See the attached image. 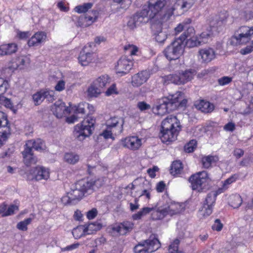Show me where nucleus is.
Segmentation results:
<instances>
[{"label": "nucleus", "instance_id": "nucleus-51", "mask_svg": "<svg viewBox=\"0 0 253 253\" xmlns=\"http://www.w3.org/2000/svg\"><path fill=\"white\" fill-rule=\"evenodd\" d=\"M44 99H46L49 102H52L54 100V91L52 90H43Z\"/></svg>", "mask_w": 253, "mask_h": 253}, {"label": "nucleus", "instance_id": "nucleus-30", "mask_svg": "<svg viewBox=\"0 0 253 253\" xmlns=\"http://www.w3.org/2000/svg\"><path fill=\"white\" fill-rule=\"evenodd\" d=\"M103 92L106 86L110 83V78L108 75H102L93 82Z\"/></svg>", "mask_w": 253, "mask_h": 253}, {"label": "nucleus", "instance_id": "nucleus-9", "mask_svg": "<svg viewBox=\"0 0 253 253\" xmlns=\"http://www.w3.org/2000/svg\"><path fill=\"white\" fill-rule=\"evenodd\" d=\"M153 0H151L148 6L144 7L142 10H146L148 12V18L149 20L155 19L158 20L162 18L164 14L162 16L161 13L162 9L166 5L165 0H155L153 2ZM167 10L164 13H166Z\"/></svg>", "mask_w": 253, "mask_h": 253}, {"label": "nucleus", "instance_id": "nucleus-6", "mask_svg": "<svg viewBox=\"0 0 253 253\" xmlns=\"http://www.w3.org/2000/svg\"><path fill=\"white\" fill-rule=\"evenodd\" d=\"M209 177L206 171L197 172L190 176L189 181L193 190L202 192L208 189Z\"/></svg>", "mask_w": 253, "mask_h": 253}, {"label": "nucleus", "instance_id": "nucleus-26", "mask_svg": "<svg viewBox=\"0 0 253 253\" xmlns=\"http://www.w3.org/2000/svg\"><path fill=\"white\" fill-rule=\"evenodd\" d=\"M33 174L36 180H47L49 177L48 169L45 168L43 167L38 166L35 168Z\"/></svg>", "mask_w": 253, "mask_h": 253}, {"label": "nucleus", "instance_id": "nucleus-1", "mask_svg": "<svg viewBox=\"0 0 253 253\" xmlns=\"http://www.w3.org/2000/svg\"><path fill=\"white\" fill-rule=\"evenodd\" d=\"M187 102V100L183 98L182 92H177L174 94L160 99L154 110L157 111L155 113L157 114L163 115L176 110L179 107L185 106Z\"/></svg>", "mask_w": 253, "mask_h": 253}, {"label": "nucleus", "instance_id": "nucleus-46", "mask_svg": "<svg viewBox=\"0 0 253 253\" xmlns=\"http://www.w3.org/2000/svg\"><path fill=\"white\" fill-rule=\"evenodd\" d=\"M212 33L211 31L203 32L198 37L201 44L207 43L211 38Z\"/></svg>", "mask_w": 253, "mask_h": 253}, {"label": "nucleus", "instance_id": "nucleus-10", "mask_svg": "<svg viewBox=\"0 0 253 253\" xmlns=\"http://www.w3.org/2000/svg\"><path fill=\"white\" fill-rule=\"evenodd\" d=\"M221 190V189H218L216 191H211L207 195L202 207L199 210L204 216H208L212 212L213 207L215 205L216 197L218 194L222 192Z\"/></svg>", "mask_w": 253, "mask_h": 253}, {"label": "nucleus", "instance_id": "nucleus-39", "mask_svg": "<svg viewBox=\"0 0 253 253\" xmlns=\"http://www.w3.org/2000/svg\"><path fill=\"white\" fill-rule=\"evenodd\" d=\"M32 218H27L23 221L19 222L16 225V228L22 231H26L28 230V225L32 221Z\"/></svg>", "mask_w": 253, "mask_h": 253}, {"label": "nucleus", "instance_id": "nucleus-14", "mask_svg": "<svg viewBox=\"0 0 253 253\" xmlns=\"http://www.w3.org/2000/svg\"><path fill=\"white\" fill-rule=\"evenodd\" d=\"M228 14L226 11L220 12L218 15L211 18L209 25L211 28L217 32H219L222 28L226 24Z\"/></svg>", "mask_w": 253, "mask_h": 253}, {"label": "nucleus", "instance_id": "nucleus-8", "mask_svg": "<svg viewBox=\"0 0 253 253\" xmlns=\"http://www.w3.org/2000/svg\"><path fill=\"white\" fill-rule=\"evenodd\" d=\"M161 244L158 239L150 236L135 246L133 249L135 253H151L160 248Z\"/></svg>", "mask_w": 253, "mask_h": 253}, {"label": "nucleus", "instance_id": "nucleus-33", "mask_svg": "<svg viewBox=\"0 0 253 253\" xmlns=\"http://www.w3.org/2000/svg\"><path fill=\"white\" fill-rule=\"evenodd\" d=\"M196 75L194 70H188L183 71L180 73L182 84H184L190 81Z\"/></svg>", "mask_w": 253, "mask_h": 253}, {"label": "nucleus", "instance_id": "nucleus-20", "mask_svg": "<svg viewBox=\"0 0 253 253\" xmlns=\"http://www.w3.org/2000/svg\"><path fill=\"white\" fill-rule=\"evenodd\" d=\"M133 65V62L130 59L126 56L122 57L118 61L116 70L117 73L125 75L128 73Z\"/></svg>", "mask_w": 253, "mask_h": 253}, {"label": "nucleus", "instance_id": "nucleus-38", "mask_svg": "<svg viewBox=\"0 0 253 253\" xmlns=\"http://www.w3.org/2000/svg\"><path fill=\"white\" fill-rule=\"evenodd\" d=\"M195 30L193 27H188L187 30L177 39L182 40V42L184 43L186 39L194 37Z\"/></svg>", "mask_w": 253, "mask_h": 253}, {"label": "nucleus", "instance_id": "nucleus-55", "mask_svg": "<svg viewBox=\"0 0 253 253\" xmlns=\"http://www.w3.org/2000/svg\"><path fill=\"white\" fill-rule=\"evenodd\" d=\"M196 144V141L194 140H192L189 142V143L187 144L184 146V150L185 152L187 153H191L194 151V150L195 148Z\"/></svg>", "mask_w": 253, "mask_h": 253}, {"label": "nucleus", "instance_id": "nucleus-23", "mask_svg": "<svg viewBox=\"0 0 253 253\" xmlns=\"http://www.w3.org/2000/svg\"><path fill=\"white\" fill-rule=\"evenodd\" d=\"M51 111L57 118H61L64 115L69 114L70 109L65 106V103L61 100H58L52 106Z\"/></svg>", "mask_w": 253, "mask_h": 253}, {"label": "nucleus", "instance_id": "nucleus-64", "mask_svg": "<svg viewBox=\"0 0 253 253\" xmlns=\"http://www.w3.org/2000/svg\"><path fill=\"white\" fill-rule=\"evenodd\" d=\"M97 214V211L96 209H92L89 211L86 214V216L89 219H92L94 218Z\"/></svg>", "mask_w": 253, "mask_h": 253}, {"label": "nucleus", "instance_id": "nucleus-43", "mask_svg": "<svg viewBox=\"0 0 253 253\" xmlns=\"http://www.w3.org/2000/svg\"><path fill=\"white\" fill-rule=\"evenodd\" d=\"M180 73L179 74H170L167 76L166 79L168 81L176 84H182Z\"/></svg>", "mask_w": 253, "mask_h": 253}, {"label": "nucleus", "instance_id": "nucleus-21", "mask_svg": "<svg viewBox=\"0 0 253 253\" xmlns=\"http://www.w3.org/2000/svg\"><path fill=\"white\" fill-rule=\"evenodd\" d=\"M214 50L211 47L200 49L198 51V57L202 63H208L215 58Z\"/></svg>", "mask_w": 253, "mask_h": 253}, {"label": "nucleus", "instance_id": "nucleus-58", "mask_svg": "<svg viewBox=\"0 0 253 253\" xmlns=\"http://www.w3.org/2000/svg\"><path fill=\"white\" fill-rule=\"evenodd\" d=\"M137 106L141 111H145L150 109V105L144 101L138 102Z\"/></svg>", "mask_w": 253, "mask_h": 253}, {"label": "nucleus", "instance_id": "nucleus-16", "mask_svg": "<svg viewBox=\"0 0 253 253\" xmlns=\"http://www.w3.org/2000/svg\"><path fill=\"white\" fill-rule=\"evenodd\" d=\"M148 12L146 10H142L135 13L127 22V26L131 30L138 26L142 23H146L149 21Z\"/></svg>", "mask_w": 253, "mask_h": 253}, {"label": "nucleus", "instance_id": "nucleus-22", "mask_svg": "<svg viewBox=\"0 0 253 253\" xmlns=\"http://www.w3.org/2000/svg\"><path fill=\"white\" fill-rule=\"evenodd\" d=\"M166 20L163 19V17L161 20H160L158 24L153 22L151 25V28L153 31H156L154 35H155L156 41L160 43L163 42L167 39V35L166 33L162 31V23L166 21Z\"/></svg>", "mask_w": 253, "mask_h": 253}, {"label": "nucleus", "instance_id": "nucleus-56", "mask_svg": "<svg viewBox=\"0 0 253 253\" xmlns=\"http://www.w3.org/2000/svg\"><path fill=\"white\" fill-rule=\"evenodd\" d=\"M124 49L127 51L131 55H135L138 51V48L132 44H127L125 46Z\"/></svg>", "mask_w": 253, "mask_h": 253}, {"label": "nucleus", "instance_id": "nucleus-54", "mask_svg": "<svg viewBox=\"0 0 253 253\" xmlns=\"http://www.w3.org/2000/svg\"><path fill=\"white\" fill-rule=\"evenodd\" d=\"M16 62L18 63L19 68L22 69L23 67L29 63V59L26 57H19L16 59Z\"/></svg>", "mask_w": 253, "mask_h": 253}, {"label": "nucleus", "instance_id": "nucleus-29", "mask_svg": "<svg viewBox=\"0 0 253 253\" xmlns=\"http://www.w3.org/2000/svg\"><path fill=\"white\" fill-rule=\"evenodd\" d=\"M196 108L204 113H210L213 111L214 106L208 101L201 100L195 104Z\"/></svg>", "mask_w": 253, "mask_h": 253}, {"label": "nucleus", "instance_id": "nucleus-48", "mask_svg": "<svg viewBox=\"0 0 253 253\" xmlns=\"http://www.w3.org/2000/svg\"><path fill=\"white\" fill-rule=\"evenodd\" d=\"M98 12L96 10H92L91 13L86 14L84 17V19L86 22H88V24L94 22L97 18Z\"/></svg>", "mask_w": 253, "mask_h": 253}, {"label": "nucleus", "instance_id": "nucleus-40", "mask_svg": "<svg viewBox=\"0 0 253 253\" xmlns=\"http://www.w3.org/2000/svg\"><path fill=\"white\" fill-rule=\"evenodd\" d=\"M153 208L145 207L143 208L141 211L137 212L136 213L132 215V218L134 220H138L141 218V217L153 211Z\"/></svg>", "mask_w": 253, "mask_h": 253}, {"label": "nucleus", "instance_id": "nucleus-35", "mask_svg": "<svg viewBox=\"0 0 253 253\" xmlns=\"http://www.w3.org/2000/svg\"><path fill=\"white\" fill-rule=\"evenodd\" d=\"M83 192L81 190L78 189V187L75 186V188L73 189L69 194V200L71 202L72 201L78 200H79L84 196Z\"/></svg>", "mask_w": 253, "mask_h": 253}, {"label": "nucleus", "instance_id": "nucleus-62", "mask_svg": "<svg viewBox=\"0 0 253 253\" xmlns=\"http://www.w3.org/2000/svg\"><path fill=\"white\" fill-rule=\"evenodd\" d=\"M116 85L115 84H112L105 92V94L107 96H110L114 94H117Z\"/></svg>", "mask_w": 253, "mask_h": 253}, {"label": "nucleus", "instance_id": "nucleus-31", "mask_svg": "<svg viewBox=\"0 0 253 253\" xmlns=\"http://www.w3.org/2000/svg\"><path fill=\"white\" fill-rule=\"evenodd\" d=\"M102 91L93 82L88 86L87 90V96L89 97H97Z\"/></svg>", "mask_w": 253, "mask_h": 253}, {"label": "nucleus", "instance_id": "nucleus-52", "mask_svg": "<svg viewBox=\"0 0 253 253\" xmlns=\"http://www.w3.org/2000/svg\"><path fill=\"white\" fill-rule=\"evenodd\" d=\"M214 161V157L211 156H208L203 158L202 164L205 168H209L212 162Z\"/></svg>", "mask_w": 253, "mask_h": 253}, {"label": "nucleus", "instance_id": "nucleus-61", "mask_svg": "<svg viewBox=\"0 0 253 253\" xmlns=\"http://www.w3.org/2000/svg\"><path fill=\"white\" fill-rule=\"evenodd\" d=\"M253 50V41L252 42L251 44L247 45L244 48L241 49L240 52L243 55L251 53Z\"/></svg>", "mask_w": 253, "mask_h": 253}, {"label": "nucleus", "instance_id": "nucleus-47", "mask_svg": "<svg viewBox=\"0 0 253 253\" xmlns=\"http://www.w3.org/2000/svg\"><path fill=\"white\" fill-rule=\"evenodd\" d=\"M186 45L189 47H193L201 45L198 37H193L187 39Z\"/></svg>", "mask_w": 253, "mask_h": 253}, {"label": "nucleus", "instance_id": "nucleus-15", "mask_svg": "<svg viewBox=\"0 0 253 253\" xmlns=\"http://www.w3.org/2000/svg\"><path fill=\"white\" fill-rule=\"evenodd\" d=\"M193 3L185 0H178L169 9H167L166 13L163 15V19L168 20L170 16L174 14V11L178 9H181L183 11H187L191 7Z\"/></svg>", "mask_w": 253, "mask_h": 253}, {"label": "nucleus", "instance_id": "nucleus-44", "mask_svg": "<svg viewBox=\"0 0 253 253\" xmlns=\"http://www.w3.org/2000/svg\"><path fill=\"white\" fill-rule=\"evenodd\" d=\"M43 90H41L33 95V99L36 105L40 104L43 101Z\"/></svg>", "mask_w": 253, "mask_h": 253}, {"label": "nucleus", "instance_id": "nucleus-36", "mask_svg": "<svg viewBox=\"0 0 253 253\" xmlns=\"http://www.w3.org/2000/svg\"><path fill=\"white\" fill-rule=\"evenodd\" d=\"M72 234L75 239H80L87 234L86 228L82 225L79 226L73 229Z\"/></svg>", "mask_w": 253, "mask_h": 253}, {"label": "nucleus", "instance_id": "nucleus-19", "mask_svg": "<svg viewBox=\"0 0 253 253\" xmlns=\"http://www.w3.org/2000/svg\"><path fill=\"white\" fill-rule=\"evenodd\" d=\"M93 44L94 43H88V45L84 46L81 51L78 59L82 66H87L92 62L93 59V52L88 48H91Z\"/></svg>", "mask_w": 253, "mask_h": 253}, {"label": "nucleus", "instance_id": "nucleus-45", "mask_svg": "<svg viewBox=\"0 0 253 253\" xmlns=\"http://www.w3.org/2000/svg\"><path fill=\"white\" fill-rule=\"evenodd\" d=\"M180 241L178 239H176L174 241L169 245V253H184L182 251H178V245Z\"/></svg>", "mask_w": 253, "mask_h": 253}, {"label": "nucleus", "instance_id": "nucleus-12", "mask_svg": "<svg viewBox=\"0 0 253 253\" xmlns=\"http://www.w3.org/2000/svg\"><path fill=\"white\" fill-rule=\"evenodd\" d=\"M253 36V27L242 26L235 32L233 38L239 44H245L251 40Z\"/></svg>", "mask_w": 253, "mask_h": 253}, {"label": "nucleus", "instance_id": "nucleus-41", "mask_svg": "<svg viewBox=\"0 0 253 253\" xmlns=\"http://www.w3.org/2000/svg\"><path fill=\"white\" fill-rule=\"evenodd\" d=\"M93 5V4L91 2L85 3L83 5H80L76 6L74 8L75 12L81 13H85L88 11V9H90Z\"/></svg>", "mask_w": 253, "mask_h": 253}, {"label": "nucleus", "instance_id": "nucleus-27", "mask_svg": "<svg viewBox=\"0 0 253 253\" xmlns=\"http://www.w3.org/2000/svg\"><path fill=\"white\" fill-rule=\"evenodd\" d=\"M46 35L43 32H39L35 34L28 41L29 46H38L39 44L45 41Z\"/></svg>", "mask_w": 253, "mask_h": 253}, {"label": "nucleus", "instance_id": "nucleus-24", "mask_svg": "<svg viewBox=\"0 0 253 253\" xmlns=\"http://www.w3.org/2000/svg\"><path fill=\"white\" fill-rule=\"evenodd\" d=\"M164 207L166 209L167 215L170 216L179 214L183 211L184 208L182 204L170 201L168 202Z\"/></svg>", "mask_w": 253, "mask_h": 253}, {"label": "nucleus", "instance_id": "nucleus-59", "mask_svg": "<svg viewBox=\"0 0 253 253\" xmlns=\"http://www.w3.org/2000/svg\"><path fill=\"white\" fill-rule=\"evenodd\" d=\"M18 210V206L14 205H11L8 208H6V214H5V215H6V216H7L12 215L14 213V211H15Z\"/></svg>", "mask_w": 253, "mask_h": 253}, {"label": "nucleus", "instance_id": "nucleus-42", "mask_svg": "<svg viewBox=\"0 0 253 253\" xmlns=\"http://www.w3.org/2000/svg\"><path fill=\"white\" fill-rule=\"evenodd\" d=\"M101 227L102 225L100 223L97 222L90 223L86 227H85L86 230V234H92L93 231H98L100 230Z\"/></svg>", "mask_w": 253, "mask_h": 253}, {"label": "nucleus", "instance_id": "nucleus-4", "mask_svg": "<svg viewBox=\"0 0 253 253\" xmlns=\"http://www.w3.org/2000/svg\"><path fill=\"white\" fill-rule=\"evenodd\" d=\"M124 124V120L121 118H110L106 121V128L100 135L105 139L114 138L113 135H117L123 132Z\"/></svg>", "mask_w": 253, "mask_h": 253}, {"label": "nucleus", "instance_id": "nucleus-63", "mask_svg": "<svg viewBox=\"0 0 253 253\" xmlns=\"http://www.w3.org/2000/svg\"><path fill=\"white\" fill-rule=\"evenodd\" d=\"M232 81V78L229 77H223L218 79V82L220 85H224L230 83Z\"/></svg>", "mask_w": 253, "mask_h": 253}, {"label": "nucleus", "instance_id": "nucleus-13", "mask_svg": "<svg viewBox=\"0 0 253 253\" xmlns=\"http://www.w3.org/2000/svg\"><path fill=\"white\" fill-rule=\"evenodd\" d=\"M134 227V224L128 221L117 223L112 226L109 232L114 236L126 235L130 232Z\"/></svg>", "mask_w": 253, "mask_h": 253}, {"label": "nucleus", "instance_id": "nucleus-50", "mask_svg": "<svg viewBox=\"0 0 253 253\" xmlns=\"http://www.w3.org/2000/svg\"><path fill=\"white\" fill-rule=\"evenodd\" d=\"M237 179V176L234 175H232L226 180H225L223 184L222 187L220 188L222 192L226 190L228 188V185L235 181Z\"/></svg>", "mask_w": 253, "mask_h": 253}, {"label": "nucleus", "instance_id": "nucleus-53", "mask_svg": "<svg viewBox=\"0 0 253 253\" xmlns=\"http://www.w3.org/2000/svg\"><path fill=\"white\" fill-rule=\"evenodd\" d=\"M8 87V82L2 78H0V94L4 93Z\"/></svg>", "mask_w": 253, "mask_h": 253}, {"label": "nucleus", "instance_id": "nucleus-2", "mask_svg": "<svg viewBox=\"0 0 253 253\" xmlns=\"http://www.w3.org/2000/svg\"><path fill=\"white\" fill-rule=\"evenodd\" d=\"M180 129V122L177 118L170 115L162 122L160 138L163 143L169 144L176 139Z\"/></svg>", "mask_w": 253, "mask_h": 253}, {"label": "nucleus", "instance_id": "nucleus-25", "mask_svg": "<svg viewBox=\"0 0 253 253\" xmlns=\"http://www.w3.org/2000/svg\"><path fill=\"white\" fill-rule=\"evenodd\" d=\"M150 73L147 70L142 71L134 74L131 78L132 85L134 87H138L146 83L150 78Z\"/></svg>", "mask_w": 253, "mask_h": 253}, {"label": "nucleus", "instance_id": "nucleus-60", "mask_svg": "<svg viewBox=\"0 0 253 253\" xmlns=\"http://www.w3.org/2000/svg\"><path fill=\"white\" fill-rule=\"evenodd\" d=\"M88 104H79L76 109V114H84L85 113V108L88 106Z\"/></svg>", "mask_w": 253, "mask_h": 253}, {"label": "nucleus", "instance_id": "nucleus-3", "mask_svg": "<svg viewBox=\"0 0 253 253\" xmlns=\"http://www.w3.org/2000/svg\"><path fill=\"white\" fill-rule=\"evenodd\" d=\"M45 148L44 142L41 139H32L27 141L24 145V150L22 152L24 162L27 166L36 164L37 159L33 153V149L41 152Z\"/></svg>", "mask_w": 253, "mask_h": 253}, {"label": "nucleus", "instance_id": "nucleus-49", "mask_svg": "<svg viewBox=\"0 0 253 253\" xmlns=\"http://www.w3.org/2000/svg\"><path fill=\"white\" fill-rule=\"evenodd\" d=\"M232 198V201L231 202V206L234 209L239 208L242 203V199L241 196L239 195H237L233 196Z\"/></svg>", "mask_w": 253, "mask_h": 253}, {"label": "nucleus", "instance_id": "nucleus-11", "mask_svg": "<svg viewBox=\"0 0 253 253\" xmlns=\"http://www.w3.org/2000/svg\"><path fill=\"white\" fill-rule=\"evenodd\" d=\"M11 131L6 115L0 111V147L8 139Z\"/></svg>", "mask_w": 253, "mask_h": 253}, {"label": "nucleus", "instance_id": "nucleus-32", "mask_svg": "<svg viewBox=\"0 0 253 253\" xmlns=\"http://www.w3.org/2000/svg\"><path fill=\"white\" fill-rule=\"evenodd\" d=\"M166 209L164 207H161L156 210L153 209L151 214L152 218L153 220H161L167 215Z\"/></svg>", "mask_w": 253, "mask_h": 253}, {"label": "nucleus", "instance_id": "nucleus-7", "mask_svg": "<svg viewBox=\"0 0 253 253\" xmlns=\"http://www.w3.org/2000/svg\"><path fill=\"white\" fill-rule=\"evenodd\" d=\"M182 40L175 39L165 49V55L168 60H176L183 54L185 44L182 42Z\"/></svg>", "mask_w": 253, "mask_h": 253}, {"label": "nucleus", "instance_id": "nucleus-17", "mask_svg": "<svg viewBox=\"0 0 253 253\" xmlns=\"http://www.w3.org/2000/svg\"><path fill=\"white\" fill-rule=\"evenodd\" d=\"M142 139L137 136H130L121 140V145L131 150L135 151L139 149L141 146Z\"/></svg>", "mask_w": 253, "mask_h": 253}, {"label": "nucleus", "instance_id": "nucleus-28", "mask_svg": "<svg viewBox=\"0 0 253 253\" xmlns=\"http://www.w3.org/2000/svg\"><path fill=\"white\" fill-rule=\"evenodd\" d=\"M17 50V46L15 43L2 44L0 46V55H10L15 53Z\"/></svg>", "mask_w": 253, "mask_h": 253}, {"label": "nucleus", "instance_id": "nucleus-18", "mask_svg": "<svg viewBox=\"0 0 253 253\" xmlns=\"http://www.w3.org/2000/svg\"><path fill=\"white\" fill-rule=\"evenodd\" d=\"M97 182V181L84 179L77 181L75 184V186L78 187V189L81 190L84 195L85 194H90L94 191Z\"/></svg>", "mask_w": 253, "mask_h": 253}, {"label": "nucleus", "instance_id": "nucleus-57", "mask_svg": "<svg viewBox=\"0 0 253 253\" xmlns=\"http://www.w3.org/2000/svg\"><path fill=\"white\" fill-rule=\"evenodd\" d=\"M211 228L213 230L220 231L223 228V224L221 223L220 219H216L215 220L214 223L212 225Z\"/></svg>", "mask_w": 253, "mask_h": 253}, {"label": "nucleus", "instance_id": "nucleus-37", "mask_svg": "<svg viewBox=\"0 0 253 253\" xmlns=\"http://www.w3.org/2000/svg\"><path fill=\"white\" fill-rule=\"evenodd\" d=\"M79 156L73 153H67L64 156L65 161L70 164H75L79 161Z\"/></svg>", "mask_w": 253, "mask_h": 253}, {"label": "nucleus", "instance_id": "nucleus-34", "mask_svg": "<svg viewBox=\"0 0 253 253\" xmlns=\"http://www.w3.org/2000/svg\"><path fill=\"white\" fill-rule=\"evenodd\" d=\"M183 170L182 164L180 161L173 162L171 165L170 172L173 175L181 173Z\"/></svg>", "mask_w": 253, "mask_h": 253}, {"label": "nucleus", "instance_id": "nucleus-5", "mask_svg": "<svg viewBox=\"0 0 253 253\" xmlns=\"http://www.w3.org/2000/svg\"><path fill=\"white\" fill-rule=\"evenodd\" d=\"M95 123V119L91 117L84 119L81 124L76 126L74 132L75 136L80 141L89 136L94 129Z\"/></svg>", "mask_w": 253, "mask_h": 253}]
</instances>
